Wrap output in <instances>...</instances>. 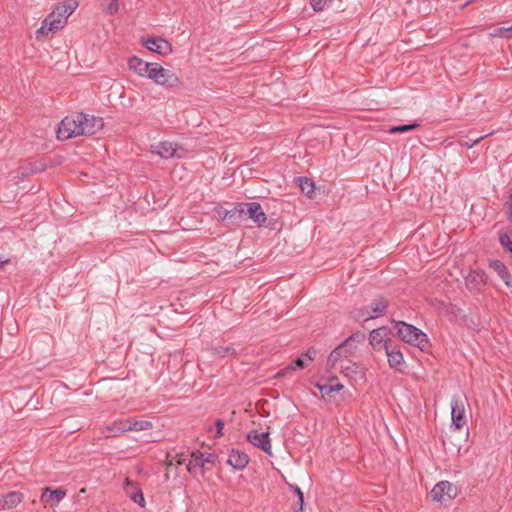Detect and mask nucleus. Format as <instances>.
<instances>
[{"label":"nucleus","mask_w":512,"mask_h":512,"mask_svg":"<svg viewBox=\"0 0 512 512\" xmlns=\"http://www.w3.org/2000/svg\"><path fill=\"white\" fill-rule=\"evenodd\" d=\"M247 440L255 447L260 448L268 455H272V446L268 432L250 431Z\"/></svg>","instance_id":"10"},{"label":"nucleus","mask_w":512,"mask_h":512,"mask_svg":"<svg viewBox=\"0 0 512 512\" xmlns=\"http://www.w3.org/2000/svg\"><path fill=\"white\" fill-rule=\"evenodd\" d=\"M442 443H443V447L446 451L454 454V453H457L459 454L460 451H461V445L460 444H455L452 440V437L449 436V437H446V438H443L442 439Z\"/></svg>","instance_id":"31"},{"label":"nucleus","mask_w":512,"mask_h":512,"mask_svg":"<svg viewBox=\"0 0 512 512\" xmlns=\"http://www.w3.org/2000/svg\"><path fill=\"white\" fill-rule=\"evenodd\" d=\"M81 134L94 135L104 126L103 119L94 115L84 113V120L81 119Z\"/></svg>","instance_id":"11"},{"label":"nucleus","mask_w":512,"mask_h":512,"mask_svg":"<svg viewBox=\"0 0 512 512\" xmlns=\"http://www.w3.org/2000/svg\"><path fill=\"white\" fill-rule=\"evenodd\" d=\"M384 349H385L390 367L395 368V367L399 366L404 361L403 354L397 348V346H392L391 344H384Z\"/></svg>","instance_id":"19"},{"label":"nucleus","mask_w":512,"mask_h":512,"mask_svg":"<svg viewBox=\"0 0 512 512\" xmlns=\"http://www.w3.org/2000/svg\"><path fill=\"white\" fill-rule=\"evenodd\" d=\"M387 306V301L384 299L375 300L371 304L357 310L354 314V319L363 322L375 319L385 314Z\"/></svg>","instance_id":"5"},{"label":"nucleus","mask_w":512,"mask_h":512,"mask_svg":"<svg viewBox=\"0 0 512 512\" xmlns=\"http://www.w3.org/2000/svg\"><path fill=\"white\" fill-rule=\"evenodd\" d=\"M298 182L301 191L305 193L308 197H311L315 190L314 182L307 177H300L298 179Z\"/></svg>","instance_id":"28"},{"label":"nucleus","mask_w":512,"mask_h":512,"mask_svg":"<svg viewBox=\"0 0 512 512\" xmlns=\"http://www.w3.org/2000/svg\"><path fill=\"white\" fill-rule=\"evenodd\" d=\"M332 0H310L312 9L316 12L322 11Z\"/></svg>","instance_id":"34"},{"label":"nucleus","mask_w":512,"mask_h":512,"mask_svg":"<svg viewBox=\"0 0 512 512\" xmlns=\"http://www.w3.org/2000/svg\"><path fill=\"white\" fill-rule=\"evenodd\" d=\"M246 207V212L249 218L256 223L258 226H262L266 223L267 217L264 213L261 205L257 202H247L242 204Z\"/></svg>","instance_id":"14"},{"label":"nucleus","mask_w":512,"mask_h":512,"mask_svg":"<svg viewBox=\"0 0 512 512\" xmlns=\"http://www.w3.org/2000/svg\"><path fill=\"white\" fill-rule=\"evenodd\" d=\"M486 284V274L482 270H472L465 277L466 288L471 293H479Z\"/></svg>","instance_id":"9"},{"label":"nucleus","mask_w":512,"mask_h":512,"mask_svg":"<svg viewBox=\"0 0 512 512\" xmlns=\"http://www.w3.org/2000/svg\"><path fill=\"white\" fill-rule=\"evenodd\" d=\"M489 267L494 270L499 277H502L508 271L506 265L498 259L489 260Z\"/></svg>","instance_id":"30"},{"label":"nucleus","mask_w":512,"mask_h":512,"mask_svg":"<svg viewBox=\"0 0 512 512\" xmlns=\"http://www.w3.org/2000/svg\"><path fill=\"white\" fill-rule=\"evenodd\" d=\"M249 462V456L240 450L233 449L228 457V463L237 470L244 469Z\"/></svg>","instance_id":"18"},{"label":"nucleus","mask_w":512,"mask_h":512,"mask_svg":"<svg viewBox=\"0 0 512 512\" xmlns=\"http://www.w3.org/2000/svg\"><path fill=\"white\" fill-rule=\"evenodd\" d=\"M81 119L84 120L83 112H78L66 116L58 126L57 138L60 140H67L73 137L81 136Z\"/></svg>","instance_id":"3"},{"label":"nucleus","mask_w":512,"mask_h":512,"mask_svg":"<svg viewBox=\"0 0 512 512\" xmlns=\"http://www.w3.org/2000/svg\"><path fill=\"white\" fill-rule=\"evenodd\" d=\"M141 42L149 51L162 56H167L172 52V45L161 37L142 38Z\"/></svg>","instance_id":"7"},{"label":"nucleus","mask_w":512,"mask_h":512,"mask_svg":"<svg viewBox=\"0 0 512 512\" xmlns=\"http://www.w3.org/2000/svg\"><path fill=\"white\" fill-rule=\"evenodd\" d=\"M482 139V137H478L476 139H469L468 141L464 142V146L467 147V148H472L474 147L480 140Z\"/></svg>","instance_id":"40"},{"label":"nucleus","mask_w":512,"mask_h":512,"mask_svg":"<svg viewBox=\"0 0 512 512\" xmlns=\"http://www.w3.org/2000/svg\"><path fill=\"white\" fill-rule=\"evenodd\" d=\"M66 496V490L62 488H44L41 494V501L45 504L57 505Z\"/></svg>","instance_id":"17"},{"label":"nucleus","mask_w":512,"mask_h":512,"mask_svg":"<svg viewBox=\"0 0 512 512\" xmlns=\"http://www.w3.org/2000/svg\"><path fill=\"white\" fill-rule=\"evenodd\" d=\"M149 62H145L141 58L137 56H131L128 59V67L131 71L143 77L144 74H147V66Z\"/></svg>","instance_id":"24"},{"label":"nucleus","mask_w":512,"mask_h":512,"mask_svg":"<svg viewBox=\"0 0 512 512\" xmlns=\"http://www.w3.org/2000/svg\"><path fill=\"white\" fill-rule=\"evenodd\" d=\"M308 365H309V362L304 358V356L301 355L300 357H298L297 359L292 361L288 366L279 370L276 374V377L277 378L284 377L291 371L297 370V369L302 370L305 367H307Z\"/></svg>","instance_id":"22"},{"label":"nucleus","mask_w":512,"mask_h":512,"mask_svg":"<svg viewBox=\"0 0 512 512\" xmlns=\"http://www.w3.org/2000/svg\"><path fill=\"white\" fill-rule=\"evenodd\" d=\"M124 491L133 502L139 504L141 507H144L145 499L142 490L135 482L126 479L124 484Z\"/></svg>","instance_id":"16"},{"label":"nucleus","mask_w":512,"mask_h":512,"mask_svg":"<svg viewBox=\"0 0 512 512\" xmlns=\"http://www.w3.org/2000/svg\"><path fill=\"white\" fill-rule=\"evenodd\" d=\"M23 500V495L20 492L12 491L3 495L0 500V506L3 509H10L17 504H19Z\"/></svg>","instance_id":"23"},{"label":"nucleus","mask_w":512,"mask_h":512,"mask_svg":"<svg viewBox=\"0 0 512 512\" xmlns=\"http://www.w3.org/2000/svg\"><path fill=\"white\" fill-rule=\"evenodd\" d=\"M316 355V350L314 348H309L302 356L309 362V364L314 360Z\"/></svg>","instance_id":"38"},{"label":"nucleus","mask_w":512,"mask_h":512,"mask_svg":"<svg viewBox=\"0 0 512 512\" xmlns=\"http://www.w3.org/2000/svg\"><path fill=\"white\" fill-rule=\"evenodd\" d=\"M396 329L397 335L406 343L410 345H414L419 347L421 350L424 349L426 344L428 343L427 335L415 327L412 324L406 323L404 321H397Z\"/></svg>","instance_id":"2"},{"label":"nucleus","mask_w":512,"mask_h":512,"mask_svg":"<svg viewBox=\"0 0 512 512\" xmlns=\"http://www.w3.org/2000/svg\"><path fill=\"white\" fill-rule=\"evenodd\" d=\"M8 262V259L0 260V268Z\"/></svg>","instance_id":"43"},{"label":"nucleus","mask_w":512,"mask_h":512,"mask_svg":"<svg viewBox=\"0 0 512 512\" xmlns=\"http://www.w3.org/2000/svg\"><path fill=\"white\" fill-rule=\"evenodd\" d=\"M164 67H162L160 64L155 62H149L147 66V74H144L143 77H146L150 80H152L154 83L157 79L160 78L162 70Z\"/></svg>","instance_id":"25"},{"label":"nucleus","mask_w":512,"mask_h":512,"mask_svg":"<svg viewBox=\"0 0 512 512\" xmlns=\"http://www.w3.org/2000/svg\"><path fill=\"white\" fill-rule=\"evenodd\" d=\"M79 6L78 0H64L59 3L53 11L44 19L41 27L36 31L37 38L46 32H56L64 27L68 17Z\"/></svg>","instance_id":"1"},{"label":"nucleus","mask_w":512,"mask_h":512,"mask_svg":"<svg viewBox=\"0 0 512 512\" xmlns=\"http://www.w3.org/2000/svg\"><path fill=\"white\" fill-rule=\"evenodd\" d=\"M500 278L504 282L506 287L509 289L510 296L512 297V276H511L509 270Z\"/></svg>","instance_id":"36"},{"label":"nucleus","mask_w":512,"mask_h":512,"mask_svg":"<svg viewBox=\"0 0 512 512\" xmlns=\"http://www.w3.org/2000/svg\"><path fill=\"white\" fill-rule=\"evenodd\" d=\"M451 420L455 430L461 429L466 424L464 402L456 395L451 398Z\"/></svg>","instance_id":"6"},{"label":"nucleus","mask_w":512,"mask_h":512,"mask_svg":"<svg viewBox=\"0 0 512 512\" xmlns=\"http://www.w3.org/2000/svg\"><path fill=\"white\" fill-rule=\"evenodd\" d=\"M205 467L204 453H192L187 464V469L191 474L202 473Z\"/></svg>","instance_id":"21"},{"label":"nucleus","mask_w":512,"mask_h":512,"mask_svg":"<svg viewBox=\"0 0 512 512\" xmlns=\"http://www.w3.org/2000/svg\"><path fill=\"white\" fill-rule=\"evenodd\" d=\"M41 170H42V169H32V170H31V172H32V173H38V172H40Z\"/></svg>","instance_id":"44"},{"label":"nucleus","mask_w":512,"mask_h":512,"mask_svg":"<svg viewBox=\"0 0 512 512\" xmlns=\"http://www.w3.org/2000/svg\"><path fill=\"white\" fill-rule=\"evenodd\" d=\"M293 490L295 491V494H297L298 500H299V507L295 509V512H303V504H304V495L301 489L298 486H294Z\"/></svg>","instance_id":"35"},{"label":"nucleus","mask_w":512,"mask_h":512,"mask_svg":"<svg viewBox=\"0 0 512 512\" xmlns=\"http://www.w3.org/2000/svg\"><path fill=\"white\" fill-rule=\"evenodd\" d=\"M316 387L319 389V391L321 392V394L323 396L330 395L333 392H339L340 390H342L344 388V386L340 383H336V384L316 383Z\"/></svg>","instance_id":"27"},{"label":"nucleus","mask_w":512,"mask_h":512,"mask_svg":"<svg viewBox=\"0 0 512 512\" xmlns=\"http://www.w3.org/2000/svg\"><path fill=\"white\" fill-rule=\"evenodd\" d=\"M211 458H213V455H212V454H210V453H204V460H205V464H206V463H211V462H212Z\"/></svg>","instance_id":"42"},{"label":"nucleus","mask_w":512,"mask_h":512,"mask_svg":"<svg viewBox=\"0 0 512 512\" xmlns=\"http://www.w3.org/2000/svg\"><path fill=\"white\" fill-rule=\"evenodd\" d=\"M507 217H508V220L510 222H512V196H511V203L508 207V211H507Z\"/></svg>","instance_id":"41"},{"label":"nucleus","mask_w":512,"mask_h":512,"mask_svg":"<svg viewBox=\"0 0 512 512\" xmlns=\"http://www.w3.org/2000/svg\"><path fill=\"white\" fill-rule=\"evenodd\" d=\"M216 427V437H221L223 435L222 430L224 428V421L221 419H217L215 422Z\"/></svg>","instance_id":"39"},{"label":"nucleus","mask_w":512,"mask_h":512,"mask_svg":"<svg viewBox=\"0 0 512 512\" xmlns=\"http://www.w3.org/2000/svg\"><path fill=\"white\" fill-rule=\"evenodd\" d=\"M151 153L159 155L164 159H170L176 156L179 157L177 154V145L170 141H162L157 145H152Z\"/></svg>","instance_id":"13"},{"label":"nucleus","mask_w":512,"mask_h":512,"mask_svg":"<svg viewBox=\"0 0 512 512\" xmlns=\"http://www.w3.org/2000/svg\"><path fill=\"white\" fill-rule=\"evenodd\" d=\"M163 73L159 79L156 80L155 84L165 88H176L182 86V81L173 71L163 68Z\"/></svg>","instance_id":"15"},{"label":"nucleus","mask_w":512,"mask_h":512,"mask_svg":"<svg viewBox=\"0 0 512 512\" xmlns=\"http://www.w3.org/2000/svg\"><path fill=\"white\" fill-rule=\"evenodd\" d=\"M456 496V488L448 481H440L431 490V497L434 501L444 502L445 497L452 499Z\"/></svg>","instance_id":"8"},{"label":"nucleus","mask_w":512,"mask_h":512,"mask_svg":"<svg viewBox=\"0 0 512 512\" xmlns=\"http://www.w3.org/2000/svg\"><path fill=\"white\" fill-rule=\"evenodd\" d=\"M151 427L152 423L147 420L126 419L124 422L119 424L117 431L113 432L112 435L126 431H144L150 429Z\"/></svg>","instance_id":"12"},{"label":"nucleus","mask_w":512,"mask_h":512,"mask_svg":"<svg viewBox=\"0 0 512 512\" xmlns=\"http://www.w3.org/2000/svg\"><path fill=\"white\" fill-rule=\"evenodd\" d=\"M213 351L215 355L220 357H228L235 354V349L232 346H215Z\"/></svg>","instance_id":"33"},{"label":"nucleus","mask_w":512,"mask_h":512,"mask_svg":"<svg viewBox=\"0 0 512 512\" xmlns=\"http://www.w3.org/2000/svg\"><path fill=\"white\" fill-rule=\"evenodd\" d=\"M491 37H500V38H512V25L510 26H502L494 29L492 33H490Z\"/></svg>","instance_id":"29"},{"label":"nucleus","mask_w":512,"mask_h":512,"mask_svg":"<svg viewBox=\"0 0 512 512\" xmlns=\"http://www.w3.org/2000/svg\"><path fill=\"white\" fill-rule=\"evenodd\" d=\"M360 337L363 336L359 333H356L346 338L330 353L328 356V364L332 367H335L338 362H341L350 357L355 349V347H352V343Z\"/></svg>","instance_id":"4"},{"label":"nucleus","mask_w":512,"mask_h":512,"mask_svg":"<svg viewBox=\"0 0 512 512\" xmlns=\"http://www.w3.org/2000/svg\"><path fill=\"white\" fill-rule=\"evenodd\" d=\"M387 329L385 327L373 329L369 334V343L374 349L384 348V344H389L385 341Z\"/></svg>","instance_id":"20"},{"label":"nucleus","mask_w":512,"mask_h":512,"mask_svg":"<svg viewBox=\"0 0 512 512\" xmlns=\"http://www.w3.org/2000/svg\"><path fill=\"white\" fill-rule=\"evenodd\" d=\"M102 11L108 15H114L119 10V0H102Z\"/></svg>","instance_id":"26"},{"label":"nucleus","mask_w":512,"mask_h":512,"mask_svg":"<svg viewBox=\"0 0 512 512\" xmlns=\"http://www.w3.org/2000/svg\"><path fill=\"white\" fill-rule=\"evenodd\" d=\"M500 278L504 282L506 287L509 289L510 296L512 297V276H511L509 270Z\"/></svg>","instance_id":"37"},{"label":"nucleus","mask_w":512,"mask_h":512,"mask_svg":"<svg viewBox=\"0 0 512 512\" xmlns=\"http://www.w3.org/2000/svg\"><path fill=\"white\" fill-rule=\"evenodd\" d=\"M418 126H419L418 123L395 125L389 129V133H391V134L406 133V132L416 129Z\"/></svg>","instance_id":"32"}]
</instances>
